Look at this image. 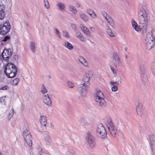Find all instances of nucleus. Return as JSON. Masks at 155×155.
I'll use <instances>...</instances> for the list:
<instances>
[{
	"label": "nucleus",
	"mask_w": 155,
	"mask_h": 155,
	"mask_svg": "<svg viewBox=\"0 0 155 155\" xmlns=\"http://www.w3.org/2000/svg\"><path fill=\"white\" fill-rule=\"evenodd\" d=\"M138 15L139 16V22L141 28H140V26L133 19L131 20L132 25L133 27L136 31H140L144 33L146 32L147 29V18L145 10L142 7L139 9Z\"/></svg>",
	"instance_id": "f257e3e1"
},
{
	"label": "nucleus",
	"mask_w": 155,
	"mask_h": 155,
	"mask_svg": "<svg viewBox=\"0 0 155 155\" xmlns=\"http://www.w3.org/2000/svg\"><path fill=\"white\" fill-rule=\"evenodd\" d=\"M17 68L14 64L8 63L6 66L4 72L8 78L15 77L17 74Z\"/></svg>",
	"instance_id": "f03ea898"
},
{
	"label": "nucleus",
	"mask_w": 155,
	"mask_h": 155,
	"mask_svg": "<svg viewBox=\"0 0 155 155\" xmlns=\"http://www.w3.org/2000/svg\"><path fill=\"white\" fill-rule=\"evenodd\" d=\"M138 64L140 68V75L142 81L144 82L147 81V67L144 62H142L141 58H139L138 59Z\"/></svg>",
	"instance_id": "7ed1b4c3"
},
{
	"label": "nucleus",
	"mask_w": 155,
	"mask_h": 155,
	"mask_svg": "<svg viewBox=\"0 0 155 155\" xmlns=\"http://www.w3.org/2000/svg\"><path fill=\"white\" fill-rule=\"evenodd\" d=\"M95 133L97 137L102 139H104L107 136V133L105 128L101 123H98L97 124Z\"/></svg>",
	"instance_id": "20e7f679"
},
{
	"label": "nucleus",
	"mask_w": 155,
	"mask_h": 155,
	"mask_svg": "<svg viewBox=\"0 0 155 155\" xmlns=\"http://www.w3.org/2000/svg\"><path fill=\"white\" fill-rule=\"evenodd\" d=\"M155 39L150 33H147L146 36L145 40V44L146 48L150 50L154 47L155 45Z\"/></svg>",
	"instance_id": "39448f33"
},
{
	"label": "nucleus",
	"mask_w": 155,
	"mask_h": 155,
	"mask_svg": "<svg viewBox=\"0 0 155 155\" xmlns=\"http://www.w3.org/2000/svg\"><path fill=\"white\" fill-rule=\"evenodd\" d=\"M105 123L110 134L113 137H115L117 136V130L111 119L110 118L107 119Z\"/></svg>",
	"instance_id": "423d86ee"
},
{
	"label": "nucleus",
	"mask_w": 155,
	"mask_h": 155,
	"mask_svg": "<svg viewBox=\"0 0 155 155\" xmlns=\"http://www.w3.org/2000/svg\"><path fill=\"white\" fill-rule=\"evenodd\" d=\"M86 140L91 148H93L96 144L95 139L94 137L89 131H88L85 134Z\"/></svg>",
	"instance_id": "0eeeda50"
},
{
	"label": "nucleus",
	"mask_w": 155,
	"mask_h": 155,
	"mask_svg": "<svg viewBox=\"0 0 155 155\" xmlns=\"http://www.w3.org/2000/svg\"><path fill=\"white\" fill-rule=\"evenodd\" d=\"M11 28L10 24L8 21H6L0 27V34L2 35H5L9 31Z\"/></svg>",
	"instance_id": "6e6552de"
},
{
	"label": "nucleus",
	"mask_w": 155,
	"mask_h": 155,
	"mask_svg": "<svg viewBox=\"0 0 155 155\" xmlns=\"http://www.w3.org/2000/svg\"><path fill=\"white\" fill-rule=\"evenodd\" d=\"M12 54V52L10 49H5L1 54L3 60L8 61L9 59Z\"/></svg>",
	"instance_id": "1a4fd4ad"
},
{
	"label": "nucleus",
	"mask_w": 155,
	"mask_h": 155,
	"mask_svg": "<svg viewBox=\"0 0 155 155\" xmlns=\"http://www.w3.org/2000/svg\"><path fill=\"white\" fill-rule=\"evenodd\" d=\"M89 84V83H83L80 84L79 88L80 91L82 96L84 97L86 95Z\"/></svg>",
	"instance_id": "9d476101"
},
{
	"label": "nucleus",
	"mask_w": 155,
	"mask_h": 155,
	"mask_svg": "<svg viewBox=\"0 0 155 155\" xmlns=\"http://www.w3.org/2000/svg\"><path fill=\"white\" fill-rule=\"evenodd\" d=\"M113 62L116 67L120 65L121 62L118 53L116 52H114L113 54Z\"/></svg>",
	"instance_id": "9b49d317"
},
{
	"label": "nucleus",
	"mask_w": 155,
	"mask_h": 155,
	"mask_svg": "<svg viewBox=\"0 0 155 155\" xmlns=\"http://www.w3.org/2000/svg\"><path fill=\"white\" fill-rule=\"evenodd\" d=\"M149 139L152 152L155 155V136L153 134L149 135Z\"/></svg>",
	"instance_id": "f8f14e48"
},
{
	"label": "nucleus",
	"mask_w": 155,
	"mask_h": 155,
	"mask_svg": "<svg viewBox=\"0 0 155 155\" xmlns=\"http://www.w3.org/2000/svg\"><path fill=\"white\" fill-rule=\"evenodd\" d=\"M46 117L44 116H41L40 118V121L41 124V127L43 129V131L46 129L47 124Z\"/></svg>",
	"instance_id": "ddd939ff"
},
{
	"label": "nucleus",
	"mask_w": 155,
	"mask_h": 155,
	"mask_svg": "<svg viewBox=\"0 0 155 155\" xmlns=\"http://www.w3.org/2000/svg\"><path fill=\"white\" fill-rule=\"evenodd\" d=\"M43 101L46 105L50 106L52 105L51 99L48 94L44 95L43 97Z\"/></svg>",
	"instance_id": "4468645a"
},
{
	"label": "nucleus",
	"mask_w": 155,
	"mask_h": 155,
	"mask_svg": "<svg viewBox=\"0 0 155 155\" xmlns=\"http://www.w3.org/2000/svg\"><path fill=\"white\" fill-rule=\"evenodd\" d=\"M104 97L95 99V101L99 105L103 107H105L107 105L106 102Z\"/></svg>",
	"instance_id": "2eb2a0df"
},
{
	"label": "nucleus",
	"mask_w": 155,
	"mask_h": 155,
	"mask_svg": "<svg viewBox=\"0 0 155 155\" xmlns=\"http://www.w3.org/2000/svg\"><path fill=\"white\" fill-rule=\"evenodd\" d=\"M136 110L138 115L141 116L142 115V104L141 103H138L136 107Z\"/></svg>",
	"instance_id": "dca6fc26"
},
{
	"label": "nucleus",
	"mask_w": 155,
	"mask_h": 155,
	"mask_svg": "<svg viewBox=\"0 0 155 155\" xmlns=\"http://www.w3.org/2000/svg\"><path fill=\"white\" fill-rule=\"evenodd\" d=\"M80 27L82 31L87 36H90L91 33L89 30L87 28L84 26L83 24L80 25Z\"/></svg>",
	"instance_id": "f3484780"
},
{
	"label": "nucleus",
	"mask_w": 155,
	"mask_h": 155,
	"mask_svg": "<svg viewBox=\"0 0 155 155\" xmlns=\"http://www.w3.org/2000/svg\"><path fill=\"white\" fill-rule=\"evenodd\" d=\"M23 136L25 139L31 138V135L30 131L27 129L25 130L23 132Z\"/></svg>",
	"instance_id": "a211bd4d"
},
{
	"label": "nucleus",
	"mask_w": 155,
	"mask_h": 155,
	"mask_svg": "<svg viewBox=\"0 0 155 155\" xmlns=\"http://www.w3.org/2000/svg\"><path fill=\"white\" fill-rule=\"evenodd\" d=\"M91 76V74L87 73L85 74L83 78V80L84 82V83H89V81L90 80V78Z\"/></svg>",
	"instance_id": "6ab92c4d"
},
{
	"label": "nucleus",
	"mask_w": 155,
	"mask_h": 155,
	"mask_svg": "<svg viewBox=\"0 0 155 155\" xmlns=\"http://www.w3.org/2000/svg\"><path fill=\"white\" fill-rule=\"evenodd\" d=\"M51 138L49 134L48 133L45 134L44 136L43 140L45 141L46 144H48L51 141Z\"/></svg>",
	"instance_id": "aec40b11"
},
{
	"label": "nucleus",
	"mask_w": 155,
	"mask_h": 155,
	"mask_svg": "<svg viewBox=\"0 0 155 155\" xmlns=\"http://www.w3.org/2000/svg\"><path fill=\"white\" fill-rule=\"evenodd\" d=\"M96 92L95 95V99L100 98L104 97V96L103 93L100 90H96Z\"/></svg>",
	"instance_id": "412c9836"
},
{
	"label": "nucleus",
	"mask_w": 155,
	"mask_h": 155,
	"mask_svg": "<svg viewBox=\"0 0 155 155\" xmlns=\"http://www.w3.org/2000/svg\"><path fill=\"white\" fill-rule=\"evenodd\" d=\"M76 37L82 41H84L85 40V38L83 36L81 33L79 31H76Z\"/></svg>",
	"instance_id": "4be33fe9"
},
{
	"label": "nucleus",
	"mask_w": 155,
	"mask_h": 155,
	"mask_svg": "<svg viewBox=\"0 0 155 155\" xmlns=\"http://www.w3.org/2000/svg\"><path fill=\"white\" fill-rule=\"evenodd\" d=\"M63 45L70 50H72L73 48V46L72 44L68 41H65Z\"/></svg>",
	"instance_id": "5701e85b"
},
{
	"label": "nucleus",
	"mask_w": 155,
	"mask_h": 155,
	"mask_svg": "<svg viewBox=\"0 0 155 155\" xmlns=\"http://www.w3.org/2000/svg\"><path fill=\"white\" fill-rule=\"evenodd\" d=\"M59 9L61 11H64L65 8V5L61 2H58L56 5Z\"/></svg>",
	"instance_id": "b1692460"
},
{
	"label": "nucleus",
	"mask_w": 155,
	"mask_h": 155,
	"mask_svg": "<svg viewBox=\"0 0 155 155\" xmlns=\"http://www.w3.org/2000/svg\"><path fill=\"white\" fill-rule=\"evenodd\" d=\"M69 10L74 13L75 14L77 12V11L75 8L71 5H70L68 6Z\"/></svg>",
	"instance_id": "393cba45"
},
{
	"label": "nucleus",
	"mask_w": 155,
	"mask_h": 155,
	"mask_svg": "<svg viewBox=\"0 0 155 155\" xmlns=\"http://www.w3.org/2000/svg\"><path fill=\"white\" fill-rule=\"evenodd\" d=\"M5 9L0 11V19L3 20L5 17L6 13L4 11Z\"/></svg>",
	"instance_id": "a878e982"
},
{
	"label": "nucleus",
	"mask_w": 155,
	"mask_h": 155,
	"mask_svg": "<svg viewBox=\"0 0 155 155\" xmlns=\"http://www.w3.org/2000/svg\"><path fill=\"white\" fill-rule=\"evenodd\" d=\"M79 61L82 64H83L85 66H87V65L84 59L82 57H80L78 59Z\"/></svg>",
	"instance_id": "bb28decb"
},
{
	"label": "nucleus",
	"mask_w": 155,
	"mask_h": 155,
	"mask_svg": "<svg viewBox=\"0 0 155 155\" xmlns=\"http://www.w3.org/2000/svg\"><path fill=\"white\" fill-rule=\"evenodd\" d=\"M106 20L108 23L110 25L112 26H114V24L113 22V20L110 16H108L107 18V19Z\"/></svg>",
	"instance_id": "cd10ccee"
},
{
	"label": "nucleus",
	"mask_w": 155,
	"mask_h": 155,
	"mask_svg": "<svg viewBox=\"0 0 155 155\" xmlns=\"http://www.w3.org/2000/svg\"><path fill=\"white\" fill-rule=\"evenodd\" d=\"M80 17L85 21L88 20V17L84 14H80Z\"/></svg>",
	"instance_id": "c85d7f7f"
},
{
	"label": "nucleus",
	"mask_w": 155,
	"mask_h": 155,
	"mask_svg": "<svg viewBox=\"0 0 155 155\" xmlns=\"http://www.w3.org/2000/svg\"><path fill=\"white\" fill-rule=\"evenodd\" d=\"M106 32L107 34L110 36L111 37H113L114 36V34L112 33L111 30L107 27V29L106 30Z\"/></svg>",
	"instance_id": "c756f323"
},
{
	"label": "nucleus",
	"mask_w": 155,
	"mask_h": 155,
	"mask_svg": "<svg viewBox=\"0 0 155 155\" xmlns=\"http://www.w3.org/2000/svg\"><path fill=\"white\" fill-rule=\"evenodd\" d=\"M30 49L33 52H35L34 49L35 48V44L34 42L31 41L30 42Z\"/></svg>",
	"instance_id": "7c9ffc66"
},
{
	"label": "nucleus",
	"mask_w": 155,
	"mask_h": 155,
	"mask_svg": "<svg viewBox=\"0 0 155 155\" xmlns=\"http://www.w3.org/2000/svg\"><path fill=\"white\" fill-rule=\"evenodd\" d=\"M41 91L43 94H44L48 91L46 89L45 86L44 84H42Z\"/></svg>",
	"instance_id": "2f4dec72"
},
{
	"label": "nucleus",
	"mask_w": 155,
	"mask_h": 155,
	"mask_svg": "<svg viewBox=\"0 0 155 155\" xmlns=\"http://www.w3.org/2000/svg\"><path fill=\"white\" fill-rule=\"evenodd\" d=\"M26 140L28 145L29 146L31 147L32 145V140H31V138H28L25 139Z\"/></svg>",
	"instance_id": "473e14b6"
},
{
	"label": "nucleus",
	"mask_w": 155,
	"mask_h": 155,
	"mask_svg": "<svg viewBox=\"0 0 155 155\" xmlns=\"http://www.w3.org/2000/svg\"><path fill=\"white\" fill-rule=\"evenodd\" d=\"M43 3L45 6L46 7L47 9H48L50 7V5L47 0H43Z\"/></svg>",
	"instance_id": "72a5a7b5"
},
{
	"label": "nucleus",
	"mask_w": 155,
	"mask_h": 155,
	"mask_svg": "<svg viewBox=\"0 0 155 155\" xmlns=\"http://www.w3.org/2000/svg\"><path fill=\"white\" fill-rule=\"evenodd\" d=\"M14 113V110L12 109L9 112L8 115V118L10 119L13 116Z\"/></svg>",
	"instance_id": "f704fd0d"
},
{
	"label": "nucleus",
	"mask_w": 155,
	"mask_h": 155,
	"mask_svg": "<svg viewBox=\"0 0 155 155\" xmlns=\"http://www.w3.org/2000/svg\"><path fill=\"white\" fill-rule=\"evenodd\" d=\"M6 98V96H4L2 97H1L0 99V101L1 103L2 104H4L5 105L6 104V101L5 100V98Z\"/></svg>",
	"instance_id": "c9c22d12"
},
{
	"label": "nucleus",
	"mask_w": 155,
	"mask_h": 155,
	"mask_svg": "<svg viewBox=\"0 0 155 155\" xmlns=\"http://www.w3.org/2000/svg\"><path fill=\"white\" fill-rule=\"evenodd\" d=\"M81 124L83 126L87 125L89 123L87 121L84 119H82L81 120Z\"/></svg>",
	"instance_id": "e433bc0d"
},
{
	"label": "nucleus",
	"mask_w": 155,
	"mask_h": 155,
	"mask_svg": "<svg viewBox=\"0 0 155 155\" xmlns=\"http://www.w3.org/2000/svg\"><path fill=\"white\" fill-rule=\"evenodd\" d=\"M54 30L55 33L58 36L59 38H60L61 35L60 34V33L58 30L55 27L54 28Z\"/></svg>",
	"instance_id": "4c0bfd02"
},
{
	"label": "nucleus",
	"mask_w": 155,
	"mask_h": 155,
	"mask_svg": "<svg viewBox=\"0 0 155 155\" xmlns=\"http://www.w3.org/2000/svg\"><path fill=\"white\" fill-rule=\"evenodd\" d=\"M63 35L64 36L66 37L67 38H69V35H68V33L66 30L63 31Z\"/></svg>",
	"instance_id": "58836bf2"
},
{
	"label": "nucleus",
	"mask_w": 155,
	"mask_h": 155,
	"mask_svg": "<svg viewBox=\"0 0 155 155\" xmlns=\"http://www.w3.org/2000/svg\"><path fill=\"white\" fill-rule=\"evenodd\" d=\"M19 81V79L17 78L13 81L12 84L13 85H16Z\"/></svg>",
	"instance_id": "ea45409f"
},
{
	"label": "nucleus",
	"mask_w": 155,
	"mask_h": 155,
	"mask_svg": "<svg viewBox=\"0 0 155 155\" xmlns=\"http://www.w3.org/2000/svg\"><path fill=\"white\" fill-rule=\"evenodd\" d=\"M87 12L90 16L94 13V11L91 8H89L87 10Z\"/></svg>",
	"instance_id": "a19ab883"
},
{
	"label": "nucleus",
	"mask_w": 155,
	"mask_h": 155,
	"mask_svg": "<svg viewBox=\"0 0 155 155\" xmlns=\"http://www.w3.org/2000/svg\"><path fill=\"white\" fill-rule=\"evenodd\" d=\"M67 84L68 86L70 88H72L74 87V84L71 81H68Z\"/></svg>",
	"instance_id": "79ce46f5"
},
{
	"label": "nucleus",
	"mask_w": 155,
	"mask_h": 155,
	"mask_svg": "<svg viewBox=\"0 0 155 155\" xmlns=\"http://www.w3.org/2000/svg\"><path fill=\"white\" fill-rule=\"evenodd\" d=\"M131 57V54L130 53H128L127 54H125V58L126 59H129Z\"/></svg>",
	"instance_id": "37998d69"
},
{
	"label": "nucleus",
	"mask_w": 155,
	"mask_h": 155,
	"mask_svg": "<svg viewBox=\"0 0 155 155\" xmlns=\"http://www.w3.org/2000/svg\"><path fill=\"white\" fill-rule=\"evenodd\" d=\"M71 26L73 29L74 31L76 30L77 27L75 24L73 23H71Z\"/></svg>",
	"instance_id": "c03bdc74"
},
{
	"label": "nucleus",
	"mask_w": 155,
	"mask_h": 155,
	"mask_svg": "<svg viewBox=\"0 0 155 155\" xmlns=\"http://www.w3.org/2000/svg\"><path fill=\"white\" fill-rule=\"evenodd\" d=\"M110 68L113 74H114L115 75H116L117 74L116 71L114 70V68L112 67L111 66H110Z\"/></svg>",
	"instance_id": "a18cd8bd"
},
{
	"label": "nucleus",
	"mask_w": 155,
	"mask_h": 155,
	"mask_svg": "<svg viewBox=\"0 0 155 155\" xmlns=\"http://www.w3.org/2000/svg\"><path fill=\"white\" fill-rule=\"evenodd\" d=\"M5 9V7L3 4L0 1V11Z\"/></svg>",
	"instance_id": "49530a36"
},
{
	"label": "nucleus",
	"mask_w": 155,
	"mask_h": 155,
	"mask_svg": "<svg viewBox=\"0 0 155 155\" xmlns=\"http://www.w3.org/2000/svg\"><path fill=\"white\" fill-rule=\"evenodd\" d=\"M10 39V37L9 36L6 35L5 36L4 38L2 39V41L5 42L7 40L9 39Z\"/></svg>",
	"instance_id": "de8ad7c7"
},
{
	"label": "nucleus",
	"mask_w": 155,
	"mask_h": 155,
	"mask_svg": "<svg viewBox=\"0 0 155 155\" xmlns=\"http://www.w3.org/2000/svg\"><path fill=\"white\" fill-rule=\"evenodd\" d=\"M110 84L113 86H117L119 85V84L117 82H114L111 81L110 82Z\"/></svg>",
	"instance_id": "09e8293b"
},
{
	"label": "nucleus",
	"mask_w": 155,
	"mask_h": 155,
	"mask_svg": "<svg viewBox=\"0 0 155 155\" xmlns=\"http://www.w3.org/2000/svg\"><path fill=\"white\" fill-rule=\"evenodd\" d=\"M117 89L118 88L117 87V86H113L111 88V90L113 91H117Z\"/></svg>",
	"instance_id": "8fccbe9b"
},
{
	"label": "nucleus",
	"mask_w": 155,
	"mask_h": 155,
	"mask_svg": "<svg viewBox=\"0 0 155 155\" xmlns=\"http://www.w3.org/2000/svg\"><path fill=\"white\" fill-rule=\"evenodd\" d=\"M91 17L94 18H96L97 17V15L94 12L93 14H91Z\"/></svg>",
	"instance_id": "3c124183"
},
{
	"label": "nucleus",
	"mask_w": 155,
	"mask_h": 155,
	"mask_svg": "<svg viewBox=\"0 0 155 155\" xmlns=\"http://www.w3.org/2000/svg\"><path fill=\"white\" fill-rule=\"evenodd\" d=\"M8 88V86L7 85H6L2 87L1 89L2 90H5L7 89Z\"/></svg>",
	"instance_id": "603ef678"
},
{
	"label": "nucleus",
	"mask_w": 155,
	"mask_h": 155,
	"mask_svg": "<svg viewBox=\"0 0 155 155\" xmlns=\"http://www.w3.org/2000/svg\"><path fill=\"white\" fill-rule=\"evenodd\" d=\"M102 14L103 16H105V15H107V13L105 11H102Z\"/></svg>",
	"instance_id": "864d4df0"
},
{
	"label": "nucleus",
	"mask_w": 155,
	"mask_h": 155,
	"mask_svg": "<svg viewBox=\"0 0 155 155\" xmlns=\"http://www.w3.org/2000/svg\"><path fill=\"white\" fill-rule=\"evenodd\" d=\"M90 30L93 32H94L95 31V28L93 27H91Z\"/></svg>",
	"instance_id": "5fc2aeb1"
},
{
	"label": "nucleus",
	"mask_w": 155,
	"mask_h": 155,
	"mask_svg": "<svg viewBox=\"0 0 155 155\" xmlns=\"http://www.w3.org/2000/svg\"><path fill=\"white\" fill-rule=\"evenodd\" d=\"M76 6L78 7H80V5L78 3H76Z\"/></svg>",
	"instance_id": "6e6d98bb"
},
{
	"label": "nucleus",
	"mask_w": 155,
	"mask_h": 155,
	"mask_svg": "<svg viewBox=\"0 0 155 155\" xmlns=\"http://www.w3.org/2000/svg\"><path fill=\"white\" fill-rule=\"evenodd\" d=\"M108 16H109V15H105V16H103L105 18V19L107 20V17Z\"/></svg>",
	"instance_id": "4d7b16f0"
},
{
	"label": "nucleus",
	"mask_w": 155,
	"mask_h": 155,
	"mask_svg": "<svg viewBox=\"0 0 155 155\" xmlns=\"http://www.w3.org/2000/svg\"><path fill=\"white\" fill-rule=\"evenodd\" d=\"M14 58L15 59V60H16V59H18V56L16 55L14 56Z\"/></svg>",
	"instance_id": "13d9d810"
},
{
	"label": "nucleus",
	"mask_w": 155,
	"mask_h": 155,
	"mask_svg": "<svg viewBox=\"0 0 155 155\" xmlns=\"http://www.w3.org/2000/svg\"><path fill=\"white\" fill-rule=\"evenodd\" d=\"M88 40H89V41H90V42H91L92 43H93V42L91 41V40H90L89 39H88Z\"/></svg>",
	"instance_id": "bf43d9fd"
},
{
	"label": "nucleus",
	"mask_w": 155,
	"mask_h": 155,
	"mask_svg": "<svg viewBox=\"0 0 155 155\" xmlns=\"http://www.w3.org/2000/svg\"><path fill=\"white\" fill-rule=\"evenodd\" d=\"M49 78H51V77L50 76H49Z\"/></svg>",
	"instance_id": "052dcab7"
},
{
	"label": "nucleus",
	"mask_w": 155,
	"mask_h": 155,
	"mask_svg": "<svg viewBox=\"0 0 155 155\" xmlns=\"http://www.w3.org/2000/svg\"><path fill=\"white\" fill-rule=\"evenodd\" d=\"M125 50L126 51L127 50V48H125Z\"/></svg>",
	"instance_id": "680f3d73"
},
{
	"label": "nucleus",
	"mask_w": 155,
	"mask_h": 155,
	"mask_svg": "<svg viewBox=\"0 0 155 155\" xmlns=\"http://www.w3.org/2000/svg\"><path fill=\"white\" fill-rule=\"evenodd\" d=\"M0 155H2L1 153H0Z\"/></svg>",
	"instance_id": "e2e57ef3"
},
{
	"label": "nucleus",
	"mask_w": 155,
	"mask_h": 155,
	"mask_svg": "<svg viewBox=\"0 0 155 155\" xmlns=\"http://www.w3.org/2000/svg\"><path fill=\"white\" fill-rule=\"evenodd\" d=\"M40 155H42L41 154H40Z\"/></svg>",
	"instance_id": "0e129e2a"
},
{
	"label": "nucleus",
	"mask_w": 155,
	"mask_h": 155,
	"mask_svg": "<svg viewBox=\"0 0 155 155\" xmlns=\"http://www.w3.org/2000/svg\"><path fill=\"white\" fill-rule=\"evenodd\" d=\"M1 60L0 59V61Z\"/></svg>",
	"instance_id": "69168bd1"
}]
</instances>
